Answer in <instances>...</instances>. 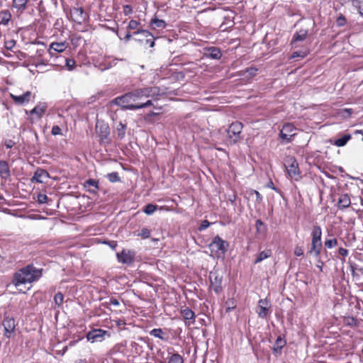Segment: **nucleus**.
Returning a JSON list of instances; mask_svg holds the SVG:
<instances>
[{
    "mask_svg": "<svg viewBox=\"0 0 363 363\" xmlns=\"http://www.w3.org/2000/svg\"><path fill=\"white\" fill-rule=\"evenodd\" d=\"M160 95V89L157 86H148L136 89L132 91L118 96L114 99V103L122 107L123 110L135 111L144 108L152 105L150 99L142 102L144 99L151 97L157 98Z\"/></svg>",
    "mask_w": 363,
    "mask_h": 363,
    "instance_id": "f257e3e1",
    "label": "nucleus"
},
{
    "mask_svg": "<svg viewBox=\"0 0 363 363\" xmlns=\"http://www.w3.org/2000/svg\"><path fill=\"white\" fill-rule=\"evenodd\" d=\"M43 268H37L33 264H28L13 274L12 283L16 286L33 283L38 281L43 277Z\"/></svg>",
    "mask_w": 363,
    "mask_h": 363,
    "instance_id": "f03ea898",
    "label": "nucleus"
},
{
    "mask_svg": "<svg viewBox=\"0 0 363 363\" xmlns=\"http://www.w3.org/2000/svg\"><path fill=\"white\" fill-rule=\"evenodd\" d=\"M228 247L229 242L221 238L218 235H216L208 245V248L211 251L210 256L217 259L225 257Z\"/></svg>",
    "mask_w": 363,
    "mask_h": 363,
    "instance_id": "7ed1b4c3",
    "label": "nucleus"
},
{
    "mask_svg": "<svg viewBox=\"0 0 363 363\" xmlns=\"http://www.w3.org/2000/svg\"><path fill=\"white\" fill-rule=\"evenodd\" d=\"M284 165L289 177L294 179L295 181H299L301 179L298 164L294 156H286Z\"/></svg>",
    "mask_w": 363,
    "mask_h": 363,
    "instance_id": "20e7f679",
    "label": "nucleus"
},
{
    "mask_svg": "<svg viewBox=\"0 0 363 363\" xmlns=\"http://www.w3.org/2000/svg\"><path fill=\"white\" fill-rule=\"evenodd\" d=\"M243 125L240 121L233 122L226 129L228 143L230 145H235L240 139Z\"/></svg>",
    "mask_w": 363,
    "mask_h": 363,
    "instance_id": "39448f33",
    "label": "nucleus"
},
{
    "mask_svg": "<svg viewBox=\"0 0 363 363\" xmlns=\"http://www.w3.org/2000/svg\"><path fill=\"white\" fill-rule=\"evenodd\" d=\"M296 130L295 126L291 123H286L284 124L279 135V138L282 140L281 143L288 144L291 143L296 135V133H294Z\"/></svg>",
    "mask_w": 363,
    "mask_h": 363,
    "instance_id": "423d86ee",
    "label": "nucleus"
},
{
    "mask_svg": "<svg viewBox=\"0 0 363 363\" xmlns=\"http://www.w3.org/2000/svg\"><path fill=\"white\" fill-rule=\"evenodd\" d=\"M117 261L123 264L130 266L134 262L136 252L132 250L123 249L116 254Z\"/></svg>",
    "mask_w": 363,
    "mask_h": 363,
    "instance_id": "0eeeda50",
    "label": "nucleus"
},
{
    "mask_svg": "<svg viewBox=\"0 0 363 363\" xmlns=\"http://www.w3.org/2000/svg\"><path fill=\"white\" fill-rule=\"evenodd\" d=\"M210 286L217 294L223 291V276L220 275L216 271H211L209 273Z\"/></svg>",
    "mask_w": 363,
    "mask_h": 363,
    "instance_id": "6e6552de",
    "label": "nucleus"
},
{
    "mask_svg": "<svg viewBox=\"0 0 363 363\" xmlns=\"http://www.w3.org/2000/svg\"><path fill=\"white\" fill-rule=\"evenodd\" d=\"M2 325L4 327V336L8 339H11L15 336L16 334V323L15 319L12 317H4Z\"/></svg>",
    "mask_w": 363,
    "mask_h": 363,
    "instance_id": "1a4fd4ad",
    "label": "nucleus"
},
{
    "mask_svg": "<svg viewBox=\"0 0 363 363\" xmlns=\"http://www.w3.org/2000/svg\"><path fill=\"white\" fill-rule=\"evenodd\" d=\"M271 303L267 298H261L258 301L257 309L256 311L258 317L266 319L271 313Z\"/></svg>",
    "mask_w": 363,
    "mask_h": 363,
    "instance_id": "9d476101",
    "label": "nucleus"
},
{
    "mask_svg": "<svg viewBox=\"0 0 363 363\" xmlns=\"http://www.w3.org/2000/svg\"><path fill=\"white\" fill-rule=\"evenodd\" d=\"M106 335L110 336L107 330L99 328L93 329L89 331L86 335V337L87 341L94 343L102 342L104 340Z\"/></svg>",
    "mask_w": 363,
    "mask_h": 363,
    "instance_id": "9b49d317",
    "label": "nucleus"
},
{
    "mask_svg": "<svg viewBox=\"0 0 363 363\" xmlns=\"http://www.w3.org/2000/svg\"><path fill=\"white\" fill-rule=\"evenodd\" d=\"M142 35L145 38V40L143 45L149 48H153L155 45L156 38L147 30H138L133 31V35Z\"/></svg>",
    "mask_w": 363,
    "mask_h": 363,
    "instance_id": "f8f14e48",
    "label": "nucleus"
},
{
    "mask_svg": "<svg viewBox=\"0 0 363 363\" xmlns=\"http://www.w3.org/2000/svg\"><path fill=\"white\" fill-rule=\"evenodd\" d=\"M70 14L72 17V20L79 24L85 21L89 17L88 15L84 12L82 7H73L70 10Z\"/></svg>",
    "mask_w": 363,
    "mask_h": 363,
    "instance_id": "ddd939ff",
    "label": "nucleus"
},
{
    "mask_svg": "<svg viewBox=\"0 0 363 363\" xmlns=\"http://www.w3.org/2000/svg\"><path fill=\"white\" fill-rule=\"evenodd\" d=\"M180 313L184 320L186 326H190L194 324L196 315L191 308L186 306L182 307L180 309Z\"/></svg>",
    "mask_w": 363,
    "mask_h": 363,
    "instance_id": "4468645a",
    "label": "nucleus"
},
{
    "mask_svg": "<svg viewBox=\"0 0 363 363\" xmlns=\"http://www.w3.org/2000/svg\"><path fill=\"white\" fill-rule=\"evenodd\" d=\"M50 178V174L42 168H38L33 174L30 181L33 183L43 184V179Z\"/></svg>",
    "mask_w": 363,
    "mask_h": 363,
    "instance_id": "2eb2a0df",
    "label": "nucleus"
},
{
    "mask_svg": "<svg viewBox=\"0 0 363 363\" xmlns=\"http://www.w3.org/2000/svg\"><path fill=\"white\" fill-rule=\"evenodd\" d=\"M67 44L65 41L60 42V43H57V42L52 43L50 45L49 49L48 50L50 57H54V55H55V52L61 53V52H64L65 50V49L67 48Z\"/></svg>",
    "mask_w": 363,
    "mask_h": 363,
    "instance_id": "dca6fc26",
    "label": "nucleus"
},
{
    "mask_svg": "<svg viewBox=\"0 0 363 363\" xmlns=\"http://www.w3.org/2000/svg\"><path fill=\"white\" fill-rule=\"evenodd\" d=\"M84 188L90 194H96L99 189V182L94 179H89L83 184Z\"/></svg>",
    "mask_w": 363,
    "mask_h": 363,
    "instance_id": "f3484780",
    "label": "nucleus"
},
{
    "mask_svg": "<svg viewBox=\"0 0 363 363\" xmlns=\"http://www.w3.org/2000/svg\"><path fill=\"white\" fill-rule=\"evenodd\" d=\"M308 35V28H300L297 30L293 35L291 44L294 46V43L299 41H303L306 40Z\"/></svg>",
    "mask_w": 363,
    "mask_h": 363,
    "instance_id": "a211bd4d",
    "label": "nucleus"
},
{
    "mask_svg": "<svg viewBox=\"0 0 363 363\" xmlns=\"http://www.w3.org/2000/svg\"><path fill=\"white\" fill-rule=\"evenodd\" d=\"M352 139L350 133H346L334 140H330L331 144L336 147H344Z\"/></svg>",
    "mask_w": 363,
    "mask_h": 363,
    "instance_id": "6ab92c4d",
    "label": "nucleus"
},
{
    "mask_svg": "<svg viewBox=\"0 0 363 363\" xmlns=\"http://www.w3.org/2000/svg\"><path fill=\"white\" fill-rule=\"evenodd\" d=\"M31 96V92L29 91H27L24 92L21 95H14L11 94V97L13 99V101L19 105H23L25 103H28L30 101V98Z\"/></svg>",
    "mask_w": 363,
    "mask_h": 363,
    "instance_id": "aec40b11",
    "label": "nucleus"
},
{
    "mask_svg": "<svg viewBox=\"0 0 363 363\" xmlns=\"http://www.w3.org/2000/svg\"><path fill=\"white\" fill-rule=\"evenodd\" d=\"M311 242H318V243H323L322 242V229L321 227L315 224L313 226L312 232H311Z\"/></svg>",
    "mask_w": 363,
    "mask_h": 363,
    "instance_id": "412c9836",
    "label": "nucleus"
},
{
    "mask_svg": "<svg viewBox=\"0 0 363 363\" xmlns=\"http://www.w3.org/2000/svg\"><path fill=\"white\" fill-rule=\"evenodd\" d=\"M11 177L9 164L6 161L0 160V177L6 180Z\"/></svg>",
    "mask_w": 363,
    "mask_h": 363,
    "instance_id": "4be33fe9",
    "label": "nucleus"
},
{
    "mask_svg": "<svg viewBox=\"0 0 363 363\" xmlns=\"http://www.w3.org/2000/svg\"><path fill=\"white\" fill-rule=\"evenodd\" d=\"M205 55L213 60H219L222 56L220 50L217 47H209L206 49Z\"/></svg>",
    "mask_w": 363,
    "mask_h": 363,
    "instance_id": "5701e85b",
    "label": "nucleus"
},
{
    "mask_svg": "<svg viewBox=\"0 0 363 363\" xmlns=\"http://www.w3.org/2000/svg\"><path fill=\"white\" fill-rule=\"evenodd\" d=\"M47 109V104L45 103H40L36 105L33 109L30 111V114L33 115L35 114L37 116V118L40 119L42 118L43 113L45 112Z\"/></svg>",
    "mask_w": 363,
    "mask_h": 363,
    "instance_id": "b1692460",
    "label": "nucleus"
},
{
    "mask_svg": "<svg viewBox=\"0 0 363 363\" xmlns=\"http://www.w3.org/2000/svg\"><path fill=\"white\" fill-rule=\"evenodd\" d=\"M323 248V243H316V242H311V248L308 250V253L311 255L314 256L315 257H319L321 256V251Z\"/></svg>",
    "mask_w": 363,
    "mask_h": 363,
    "instance_id": "393cba45",
    "label": "nucleus"
},
{
    "mask_svg": "<svg viewBox=\"0 0 363 363\" xmlns=\"http://www.w3.org/2000/svg\"><path fill=\"white\" fill-rule=\"evenodd\" d=\"M350 204V198L347 194H345L340 196L337 202V207L339 209L346 208L349 207Z\"/></svg>",
    "mask_w": 363,
    "mask_h": 363,
    "instance_id": "a878e982",
    "label": "nucleus"
},
{
    "mask_svg": "<svg viewBox=\"0 0 363 363\" xmlns=\"http://www.w3.org/2000/svg\"><path fill=\"white\" fill-rule=\"evenodd\" d=\"M272 255V252L270 249H267L265 250H263L256 255V258L254 260L253 263H254V264H257L262 262L263 260H264L269 257H271Z\"/></svg>",
    "mask_w": 363,
    "mask_h": 363,
    "instance_id": "bb28decb",
    "label": "nucleus"
},
{
    "mask_svg": "<svg viewBox=\"0 0 363 363\" xmlns=\"http://www.w3.org/2000/svg\"><path fill=\"white\" fill-rule=\"evenodd\" d=\"M150 26L155 29V28H165L167 26V23L162 19H159L158 17L155 15L150 22Z\"/></svg>",
    "mask_w": 363,
    "mask_h": 363,
    "instance_id": "cd10ccee",
    "label": "nucleus"
},
{
    "mask_svg": "<svg viewBox=\"0 0 363 363\" xmlns=\"http://www.w3.org/2000/svg\"><path fill=\"white\" fill-rule=\"evenodd\" d=\"M150 335L151 336H153L155 337L159 338L164 341L168 340V337L165 335L164 333L163 332V330L162 328H153L150 331Z\"/></svg>",
    "mask_w": 363,
    "mask_h": 363,
    "instance_id": "c85d7f7f",
    "label": "nucleus"
},
{
    "mask_svg": "<svg viewBox=\"0 0 363 363\" xmlns=\"http://www.w3.org/2000/svg\"><path fill=\"white\" fill-rule=\"evenodd\" d=\"M258 69L255 67H250L240 72V76L245 78H251L257 74Z\"/></svg>",
    "mask_w": 363,
    "mask_h": 363,
    "instance_id": "c756f323",
    "label": "nucleus"
},
{
    "mask_svg": "<svg viewBox=\"0 0 363 363\" xmlns=\"http://www.w3.org/2000/svg\"><path fill=\"white\" fill-rule=\"evenodd\" d=\"M0 25L6 26L9 24L11 18V14L8 10H3L0 11Z\"/></svg>",
    "mask_w": 363,
    "mask_h": 363,
    "instance_id": "7c9ffc66",
    "label": "nucleus"
},
{
    "mask_svg": "<svg viewBox=\"0 0 363 363\" xmlns=\"http://www.w3.org/2000/svg\"><path fill=\"white\" fill-rule=\"evenodd\" d=\"M343 323L346 326L354 328L358 326L359 321L357 318H355L353 316H344Z\"/></svg>",
    "mask_w": 363,
    "mask_h": 363,
    "instance_id": "2f4dec72",
    "label": "nucleus"
},
{
    "mask_svg": "<svg viewBox=\"0 0 363 363\" xmlns=\"http://www.w3.org/2000/svg\"><path fill=\"white\" fill-rule=\"evenodd\" d=\"M28 0H13V6L18 11L23 12L27 8Z\"/></svg>",
    "mask_w": 363,
    "mask_h": 363,
    "instance_id": "473e14b6",
    "label": "nucleus"
},
{
    "mask_svg": "<svg viewBox=\"0 0 363 363\" xmlns=\"http://www.w3.org/2000/svg\"><path fill=\"white\" fill-rule=\"evenodd\" d=\"M157 208H158L157 205L150 203L146 204L143 207V211L146 215L150 216V215H152L155 211H156Z\"/></svg>",
    "mask_w": 363,
    "mask_h": 363,
    "instance_id": "72a5a7b5",
    "label": "nucleus"
},
{
    "mask_svg": "<svg viewBox=\"0 0 363 363\" xmlns=\"http://www.w3.org/2000/svg\"><path fill=\"white\" fill-rule=\"evenodd\" d=\"M126 124L119 122L116 128L117 136L119 139H123L125 135Z\"/></svg>",
    "mask_w": 363,
    "mask_h": 363,
    "instance_id": "f704fd0d",
    "label": "nucleus"
},
{
    "mask_svg": "<svg viewBox=\"0 0 363 363\" xmlns=\"http://www.w3.org/2000/svg\"><path fill=\"white\" fill-rule=\"evenodd\" d=\"M109 134L110 132L108 125H104L100 127L99 137L101 140L108 139Z\"/></svg>",
    "mask_w": 363,
    "mask_h": 363,
    "instance_id": "c9c22d12",
    "label": "nucleus"
},
{
    "mask_svg": "<svg viewBox=\"0 0 363 363\" xmlns=\"http://www.w3.org/2000/svg\"><path fill=\"white\" fill-rule=\"evenodd\" d=\"M225 304V306H226L225 311L227 313L231 312L233 309L235 308L236 305H237L236 301L233 298H228L226 300Z\"/></svg>",
    "mask_w": 363,
    "mask_h": 363,
    "instance_id": "e433bc0d",
    "label": "nucleus"
},
{
    "mask_svg": "<svg viewBox=\"0 0 363 363\" xmlns=\"http://www.w3.org/2000/svg\"><path fill=\"white\" fill-rule=\"evenodd\" d=\"M169 363H184V359L179 353L176 352L169 356Z\"/></svg>",
    "mask_w": 363,
    "mask_h": 363,
    "instance_id": "4c0bfd02",
    "label": "nucleus"
},
{
    "mask_svg": "<svg viewBox=\"0 0 363 363\" xmlns=\"http://www.w3.org/2000/svg\"><path fill=\"white\" fill-rule=\"evenodd\" d=\"M106 177L111 183L120 182L121 181L118 173L116 172L108 173Z\"/></svg>",
    "mask_w": 363,
    "mask_h": 363,
    "instance_id": "58836bf2",
    "label": "nucleus"
},
{
    "mask_svg": "<svg viewBox=\"0 0 363 363\" xmlns=\"http://www.w3.org/2000/svg\"><path fill=\"white\" fill-rule=\"evenodd\" d=\"M64 301V295L62 292L58 291L54 296V302L57 307L60 308Z\"/></svg>",
    "mask_w": 363,
    "mask_h": 363,
    "instance_id": "ea45409f",
    "label": "nucleus"
},
{
    "mask_svg": "<svg viewBox=\"0 0 363 363\" xmlns=\"http://www.w3.org/2000/svg\"><path fill=\"white\" fill-rule=\"evenodd\" d=\"M255 228L257 233H261L267 230L266 225L261 219L256 220Z\"/></svg>",
    "mask_w": 363,
    "mask_h": 363,
    "instance_id": "a19ab883",
    "label": "nucleus"
},
{
    "mask_svg": "<svg viewBox=\"0 0 363 363\" xmlns=\"http://www.w3.org/2000/svg\"><path fill=\"white\" fill-rule=\"evenodd\" d=\"M337 240L336 238L326 239L324 242V246L327 249H332L337 245Z\"/></svg>",
    "mask_w": 363,
    "mask_h": 363,
    "instance_id": "79ce46f5",
    "label": "nucleus"
},
{
    "mask_svg": "<svg viewBox=\"0 0 363 363\" xmlns=\"http://www.w3.org/2000/svg\"><path fill=\"white\" fill-rule=\"evenodd\" d=\"M286 345V340L285 337H281V335L278 336L276 339L275 343L274 346L277 347L279 348L283 349Z\"/></svg>",
    "mask_w": 363,
    "mask_h": 363,
    "instance_id": "37998d69",
    "label": "nucleus"
},
{
    "mask_svg": "<svg viewBox=\"0 0 363 363\" xmlns=\"http://www.w3.org/2000/svg\"><path fill=\"white\" fill-rule=\"evenodd\" d=\"M65 62V67L68 71H72L75 68L76 62L73 59L63 58Z\"/></svg>",
    "mask_w": 363,
    "mask_h": 363,
    "instance_id": "c03bdc74",
    "label": "nucleus"
},
{
    "mask_svg": "<svg viewBox=\"0 0 363 363\" xmlns=\"http://www.w3.org/2000/svg\"><path fill=\"white\" fill-rule=\"evenodd\" d=\"M140 25V23L136 20H130L127 26L128 30H135V31L139 30L138 26Z\"/></svg>",
    "mask_w": 363,
    "mask_h": 363,
    "instance_id": "a18cd8bd",
    "label": "nucleus"
},
{
    "mask_svg": "<svg viewBox=\"0 0 363 363\" xmlns=\"http://www.w3.org/2000/svg\"><path fill=\"white\" fill-rule=\"evenodd\" d=\"M347 19L345 16L340 13L336 19V25L337 27H343L346 25Z\"/></svg>",
    "mask_w": 363,
    "mask_h": 363,
    "instance_id": "49530a36",
    "label": "nucleus"
},
{
    "mask_svg": "<svg viewBox=\"0 0 363 363\" xmlns=\"http://www.w3.org/2000/svg\"><path fill=\"white\" fill-rule=\"evenodd\" d=\"M138 235L140 236L143 239H147L150 237V230L146 227L143 228Z\"/></svg>",
    "mask_w": 363,
    "mask_h": 363,
    "instance_id": "de8ad7c7",
    "label": "nucleus"
},
{
    "mask_svg": "<svg viewBox=\"0 0 363 363\" xmlns=\"http://www.w3.org/2000/svg\"><path fill=\"white\" fill-rule=\"evenodd\" d=\"M307 55H308V52L306 51L297 50L292 53V55L291 56V59H294L296 57H300V58L303 59L304 57H306L307 56Z\"/></svg>",
    "mask_w": 363,
    "mask_h": 363,
    "instance_id": "09e8293b",
    "label": "nucleus"
},
{
    "mask_svg": "<svg viewBox=\"0 0 363 363\" xmlns=\"http://www.w3.org/2000/svg\"><path fill=\"white\" fill-rule=\"evenodd\" d=\"M211 224V223L208 220H203L198 228L199 231H203L207 229Z\"/></svg>",
    "mask_w": 363,
    "mask_h": 363,
    "instance_id": "8fccbe9b",
    "label": "nucleus"
},
{
    "mask_svg": "<svg viewBox=\"0 0 363 363\" xmlns=\"http://www.w3.org/2000/svg\"><path fill=\"white\" fill-rule=\"evenodd\" d=\"M157 115H159V113L151 111L145 116V121L147 123H152V118Z\"/></svg>",
    "mask_w": 363,
    "mask_h": 363,
    "instance_id": "3c124183",
    "label": "nucleus"
},
{
    "mask_svg": "<svg viewBox=\"0 0 363 363\" xmlns=\"http://www.w3.org/2000/svg\"><path fill=\"white\" fill-rule=\"evenodd\" d=\"M49 199L46 194H39L38 195V202L40 204H43L48 203Z\"/></svg>",
    "mask_w": 363,
    "mask_h": 363,
    "instance_id": "603ef678",
    "label": "nucleus"
},
{
    "mask_svg": "<svg viewBox=\"0 0 363 363\" xmlns=\"http://www.w3.org/2000/svg\"><path fill=\"white\" fill-rule=\"evenodd\" d=\"M102 243L105 244V245H107L113 250H116V247L118 246V243L115 240H104V241L102 242Z\"/></svg>",
    "mask_w": 363,
    "mask_h": 363,
    "instance_id": "864d4df0",
    "label": "nucleus"
},
{
    "mask_svg": "<svg viewBox=\"0 0 363 363\" xmlns=\"http://www.w3.org/2000/svg\"><path fill=\"white\" fill-rule=\"evenodd\" d=\"M251 195L252 194H255V196H256V202L257 203H261L262 202V200H263V196H262V194L257 190H252L251 191Z\"/></svg>",
    "mask_w": 363,
    "mask_h": 363,
    "instance_id": "5fc2aeb1",
    "label": "nucleus"
},
{
    "mask_svg": "<svg viewBox=\"0 0 363 363\" xmlns=\"http://www.w3.org/2000/svg\"><path fill=\"white\" fill-rule=\"evenodd\" d=\"M352 6L358 9L359 13L363 17V9H361L360 1L359 0H352Z\"/></svg>",
    "mask_w": 363,
    "mask_h": 363,
    "instance_id": "6e6d98bb",
    "label": "nucleus"
},
{
    "mask_svg": "<svg viewBox=\"0 0 363 363\" xmlns=\"http://www.w3.org/2000/svg\"><path fill=\"white\" fill-rule=\"evenodd\" d=\"M133 12V7L130 5L126 4L123 6V13L125 16H130Z\"/></svg>",
    "mask_w": 363,
    "mask_h": 363,
    "instance_id": "4d7b16f0",
    "label": "nucleus"
},
{
    "mask_svg": "<svg viewBox=\"0 0 363 363\" xmlns=\"http://www.w3.org/2000/svg\"><path fill=\"white\" fill-rule=\"evenodd\" d=\"M316 259V267L320 270V272H323V266L325 261L322 259V257H315Z\"/></svg>",
    "mask_w": 363,
    "mask_h": 363,
    "instance_id": "13d9d810",
    "label": "nucleus"
},
{
    "mask_svg": "<svg viewBox=\"0 0 363 363\" xmlns=\"http://www.w3.org/2000/svg\"><path fill=\"white\" fill-rule=\"evenodd\" d=\"M267 187H268V188H269V189H271L274 190L275 192L278 193V194H280L281 196L282 195V191H281L279 189L277 188V187L274 186V183H273V182H272V181H271V180H270V181L267 184Z\"/></svg>",
    "mask_w": 363,
    "mask_h": 363,
    "instance_id": "bf43d9fd",
    "label": "nucleus"
},
{
    "mask_svg": "<svg viewBox=\"0 0 363 363\" xmlns=\"http://www.w3.org/2000/svg\"><path fill=\"white\" fill-rule=\"evenodd\" d=\"M338 254L341 255L343 258L342 259V262H345V258L348 255V250L344 247H340L337 251Z\"/></svg>",
    "mask_w": 363,
    "mask_h": 363,
    "instance_id": "052dcab7",
    "label": "nucleus"
},
{
    "mask_svg": "<svg viewBox=\"0 0 363 363\" xmlns=\"http://www.w3.org/2000/svg\"><path fill=\"white\" fill-rule=\"evenodd\" d=\"M51 133L52 135H62V130L59 125H53L52 128Z\"/></svg>",
    "mask_w": 363,
    "mask_h": 363,
    "instance_id": "680f3d73",
    "label": "nucleus"
},
{
    "mask_svg": "<svg viewBox=\"0 0 363 363\" xmlns=\"http://www.w3.org/2000/svg\"><path fill=\"white\" fill-rule=\"evenodd\" d=\"M15 44H16V42L13 40L6 41L5 43V48L7 50H11L12 49V48L15 45Z\"/></svg>",
    "mask_w": 363,
    "mask_h": 363,
    "instance_id": "e2e57ef3",
    "label": "nucleus"
},
{
    "mask_svg": "<svg viewBox=\"0 0 363 363\" xmlns=\"http://www.w3.org/2000/svg\"><path fill=\"white\" fill-rule=\"evenodd\" d=\"M236 199H237V195L235 194H233L232 196H229L228 201L233 206H237Z\"/></svg>",
    "mask_w": 363,
    "mask_h": 363,
    "instance_id": "0e129e2a",
    "label": "nucleus"
},
{
    "mask_svg": "<svg viewBox=\"0 0 363 363\" xmlns=\"http://www.w3.org/2000/svg\"><path fill=\"white\" fill-rule=\"evenodd\" d=\"M135 41H137L138 43H140V44H143L145 40V38H144V37H143L142 35H133V38Z\"/></svg>",
    "mask_w": 363,
    "mask_h": 363,
    "instance_id": "69168bd1",
    "label": "nucleus"
},
{
    "mask_svg": "<svg viewBox=\"0 0 363 363\" xmlns=\"http://www.w3.org/2000/svg\"><path fill=\"white\" fill-rule=\"evenodd\" d=\"M14 145L15 143L12 140H6L4 143V145L6 149H11Z\"/></svg>",
    "mask_w": 363,
    "mask_h": 363,
    "instance_id": "338daca9",
    "label": "nucleus"
},
{
    "mask_svg": "<svg viewBox=\"0 0 363 363\" xmlns=\"http://www.w3.org/2000/svg\"><path fill=\"white\" fill-rule=\"evenodd\" d=\"M132 37L133 38V32L131 33L129 30H128L125 32L123 39L127 43L132 38Z\"/></svg>",
    "mask_w": 363,
    "mask_h": 363,
    "instance_id": "774afa93",
    "label": "nucleus"
}]
</instances>
